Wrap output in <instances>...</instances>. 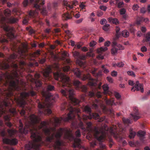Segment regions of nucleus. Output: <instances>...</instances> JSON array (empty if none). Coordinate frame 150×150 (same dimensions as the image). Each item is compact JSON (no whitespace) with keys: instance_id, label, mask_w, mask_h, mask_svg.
<instances>
[{"instance_id":"nucleus-1","label":"nucleus","mask_w":150,"mask_h":150,"mask_svg":"<svg viewBox=\"0 0 150 150\" xmlns=\"http://www.w3.org/2000/svg\"><path fill=\"white\" fill-rule=\"evenodd\" d=\"M70 112L68 114L67 117L63 118H59L57 117L54 118V122L52 121L50 122H42L39 126L35 124L39 121L38 118L34 114L31 115L29 117H25L26 122L24 128H23V124L21 120H19L20 123L19 127V132L21 133L26 134L30 130L31 135V137L33 141L29 142L28 144H25V150H30L33 148L35 149H38L39 147L43 142L42 141V135L39 132V130L42 129L47 136L46 138L47 141L51 142L54 139H56L54 147L57 150H61V146L62 145V142L60 140V138L62 134H64V138L70 141H74L73 146L74 148L78 147L80 148L81 140L79 138H75L72 134V131L70 129L67 128H60L58 129L56 134V129L55 127L48 128V126L52 123V125L57 127L59 125L62 120L64 121H67L74 117V112L78 113L80 112L79 109L73 108L71 106L70 107Z\"/></svg>"},{"instance_id":"nucleus-2","label":"nucleus","mask_w":150,"mask_h":150,"mask_svg":"<svg viewBox=\"0 0 150 150\" xmlns=\"http://www.w3.org/2000/svg\"><path fill=\"white\" fill-rule=\"evenodd\" d=\"M87 129L94 134L95 137L97 140L100 142H102L108 133L109 132L111 135L113 136L115 138H119V142H120L122 138L119 134L120 132H122L123 133L125 129L122 128V125L120 123L118 124L119 130L117 129V127L115 125H113L109 128L107 125H105L103 127H101L98 130L96 127L93 128H91L92 123L90 122L87 123Z\"/></svg>"},{"instance_id":"nucleus-3","label":"nucleus","mask_w":150,"mask_h":150,"mask_svg":"<svg viewBox=\"0 0 150 150\" xmlns=\"http://www.w3.org/2000/svg\"><path fill=\"white\" fill-rule=\"evenodd\" d=\"M15 70L14 74L12 75L9 74H3L0 75V82L4 80V79L6 80V82L7 83L10 81V87L11 89L8 93H7L8 97L13 95L12 91L13 89L19 91L20 88L18 85L19 80L18 78V65L16 64H13L12 65Z\"/></svg>"},{"instance_id":"nucleus-4","label":"nucleus","mask_w":150,"mask_h":150,"mask_svg":"<svg viewBox=\"0 0 150 150\" xmlns=\"http://www.w3.org/2000/svg\"><path fill=\"white\" fill-rule=\"evenodd\" d=\"M58 94L51 96V94H49L45 98V103H38L39 112L40 114H50L51 113V110L48 108L52 105V103L58 98Z\"/></svg>"},{"instance_id":"nucleus-5","label":"nucleus","mask_w":150,"mask_h":150,"mask_svg":"<svg viewBox=\"0 0 150 150\" xmlns=\"http://www.w3.org/2000/svg\"><path fill=\"white\" fill-rule=\"evenodd\" d=\"M36 93L33 91H30L28 92H22L20 94V97L18 98H16L15 100L17 105L20 107H23L26 103V100L29 96H35Z\"/></svg>"},{"instance_id":"nucleus-6","label":"nucleus","mask_w":150,"mask_h":150,"mask_svg":"<svg viewBox=\"0 0 150 150\" xmlns=\"http://www.w3.org/2000/svg\"><path fill=\"white\" fill-rule=\"evenodd\" d=\"M73 71L77 77L81 78V79L83 81H85L86 79H88L91 81L88 83V84L92 86H96V81L94 79H92L89 73L86 75L83 74L82 77H81V72L79 69L78 68H76L73 69Z\"/></svg>"},{"instance_id":"nucleus-7","label":"nucleus","mask_w":150,"mask_h":150,"mask_svg":"<svg viewBox=\"0 0 150 150\" xmlns=\"http://www.w3.org/2000/svg\"><path fill=\"white\" fill-rule=\"evenodd\" d=\"M54 75L56 80H58L60 79L62 83V86L69 87L71 85V82L69 78L67 76L60 72L54 73Z\"/></svg>"},{"instance_id":"nucleus-8","label":"nucleus","mask_w":150,"mask_h":150,"mask_svg":"<svg viewBox=\"0 0 150 150\" xmlns=\"http://www.w3.org/2000/svg\"><path fill=\"white\" fill-rule=\"evenodd\" d=\"M61 93L65 96H68L72 104L74 105L78 104L79 102V100L73 97L74 94V91L73 89H71L69 88H64V89H61L60 91Z\"/></svg>"},{"instance_id":"nucleus-9","label":"nucleus","mask_w":150,"mask_h":150,"mask_svg":"<svg viewBox=\"0 0 150 150\" xmlns=\"http://www.w3.org/2000/svg\"><path fill=\"white\" fill-rule=\"evenodd\" d=\"M8 106L9 107L8 108L9 109V112L13 115L16 114V112L15 109L11 106L10 103H9L8 101L3 100L2 102L0 101V117L6 112V107Z\"/></svg>"},{"instance_id":"nucleus-10","label":"nucleus","mask_w":150,"mask_h":150,"mask_svg":"<svg viewBox=\"0 0 150 150\" xmlns=\"http://www.w3.org/2000/svg\"><path fill=\"white\" fill-rule=\"evenodd\" d=\"M85 111L89 113V116H88L86 115H83V118L84 120H86L87 119H91L92 118H94L96 119H98L99 117V115L97 113H91V109L87 105L84 107Z\"/></svg>"},{"instance_id":"nucleus-11","label":"nucleus","mask_w":150,"mask_h":150,"mask_svg":"<svg viewBox=\"0 0 150 150\" xmlns=\"http://www.w3.org/2000/svg\"><path fill=\"white\" fill-rule=\"evenodd\" d=\"M4 30L7 32V36L11 39H12L14 38V35L13 34L14 32V28L9 26L6 25L4 27Z\"/></svg>"},{"instance_id":"nucleus-12","label":"nucleus","mask_w":150,"mask_h":150,"mask_svg":"<svg viewBox=\"0 0 150 150\" xmlns=\"http://www.w3.org/2000/svg\"><path fill=\"white\" fill-rule=\"evenodd\" d=\"M30 3H35L34 7L36 8L37 10H40V8L45 3L44 0H30Z\"/></svg>"},{"instance_id":"nucleus-13","label":"nucleus","mask_w":150,"mask_h":150,"mask_svg":"<svg viewBox=\"0 0 150 150\" xmlns=\"http://www.w3.org/2000/svg\"><path fill=\"white\" fill-rule=\"evenodd\" d=\"M18 21V19L17 18H15L14 17H11L9 18L6 19L5 17L2 16L1 18L2 23H4L5 22L12 24L15 23H17Z\"/></svg>"},{"instance_id":"nucleus-14","label":"nucleus","mask_w":150,"mask_h":150,"mask_svg":"<svg viewBox=\"0 0 150 150\" xmlns=\"http://www.w3.org/2000/svg\"><path fill=\"white\" fill-rule=\"evenodd\" d=\"M131 90L132 91H135L136 90L137 91L140 90L142 92L144 91L143 84L139 83L138 81L136 82L134 86L131 88Z\"/></svg>"},{"instance_id":"nucleus-15","label":"nucleus","mask_w":150,"mask_h":150,"mask_svg":"<svg viewBox=\"0 0 150 150\" xmlns=\"http://www.w3.org/2000/svg\"><path fill=\"white\" fill-rule=\"evenodd\" d=\"M3 143L10 145H16L18 143V140L16 139H9L4 138H3Z\"/></svg>"},{"instance_id":"nucleus-16","label":"nucleus","mask_w":150,"mask_h":150,"mask_svg":"<svg viewBox=\"0 0 150 150\" xmlns=\"http://www.w3.org/2000/svg\"><path fill=\"white\" fill-rule=\"evenodd\" d=\"M134 112L131 114V115L133 118L134 120L136 121L140 118L139 116V113L138 112V109L137 107H134L133 108Z\"/></svg>"},{"instance_id":"nucleus-17","label":"nucleus","mask_w":150,"mask_h":150,"mask_svg":"<svg viewBox=\"0 0 150 150\" xmlns=\"http://www.w3.org/2000/svg\"><path fill=\"white\" fill-rule=\"evenodd\" d=\"M110 41H107L104 43L105 47H101L98 48L97 50V52L98 53H101L106 51L108 50V48L106 47L109 46L110 45Z\"/></svg>"},{"instance_id":"nucleus-18","label":"nucleus","mask_w":150,"mask_h":150,"mask_svg":"<svg viewBox=\"0 0 150 150\" xmlns=\"http://www.w3.org/2000/svg\"><path fill=\"white\" fill-rule=\"evenodd\" d=\"M39 77H40V75L39 74H35V79H34V81H35L36 86L37 87H40L42 84L41 82L39 80L37 79Z\"/></svg>"},{"instance_id":"nucleus-19","label":"nucleus","mask_w":150,"mask_h":150,"mask_svg":"<svg viewBox=\"0 0 150 150\" xmlns=\"http://www.w3.org/2000/svg\"><path fill=\"white\" fill-rule=\"evenodd\" d=\"M72 15H74V14L71 12V14L69 13H66L63 14L62 17L63 19L65 20H67L70 19L72 18Z\"/></svg>"},{"instance_id":"nucleus-20","label":"nucleus","mask_w":150,"mask_h":150,"mask_svg":"<svg viewBox=\"0 0 150 150\" xmlns=\"http://www.w3.org/2000/svg\"><path fill=\"white\" fill-rule=\"evenodd\" d=\"M18 53L21 58H24L25 56V53L24 50L22 48H19L18 50Z\"/></svg>"},{"instance_id":"nucleus-21","label":"nucleus","mask_w":150,"mask_h":150,"mask_svg":"<svg viewBox=\"0 0 150 150\" xmlns=\"http://www.w3.org/2000/svg\"><path fill=\"white\" fill-rule=\"evenodd\" d=\"M108 21L110 23H112L116 25H117L119 23V21L116 18H113L112 17H110L108 19Z\"/></svg>"},{"instance_id":"nucleus-22","label":"nucleus","mask_w":150,"mask_h":150,"mask_svg":"<svg viewBox=\"0 0 150 150\" xmlns=\"http://www.w3.org/2000/svg\"><path fill=\"white\" fill-rule=\"evenodd\" d=\"M10 67L9 64L6 62H3L0 63V69H6Z\"/></svg>"},{"instance_id":"nucleus-23","label":"nucleus","mask_w":150,"mask_h":150,"mask_svg":"<svg viewBox=\"0 0 150 150\" xmlns=\"http://www.w3.org/2000/svg\"><path fill=\"white\" fill-rule=\"evenodd\" d=\"M76 63L77 64H78L79 66L83 67V68L85 67L86 66L85 62L80 59H77Z\"/></svg>"},{"instance_id":"nucleus-24","label":"nucleus","mask_w":150,"mask_h":150,"mask_svg":"<svg viewBox=\"0 0 150 150\" xmlns=\"http://www.w3.org/2000/svg\"><path fill=\"white\" fill-rule=\"evenodd\" d=\"M51 72V70L50 68L46 69L43 73L44 76L46 78H49L50 77V73Z\"/></svg>"},{"instance_id":"nucleus-25","label":"nucleus","mask_w":150,"mask_h":150,"mask_svg":"<svg viewBox=\"0 0 150 150\" xmlns=\"http://www.w3.org/2000/svg\"><path fill=\"white\" fill-rule=\"evenodd\" d=\"M7 131L9 136L10 137L13 136L17 133V131L13 129H8Z\"/></svg>"},{"instance_id":"nucleus-26","label":"nucleus","mask_w":150,"mask_h":150,"mask_svg":"<svg viewBox=\"0 0 150 150\" xmlns=\"http://www.w3.org/2000/svg\"><path fill=\"white\" fill-rule=\"evenodd\" d=\"M69 3V2H68L67 1H64L63 2L64 5L65 6L67 9H71L73 8L72 5H71Z\"/></svg>"},{"instance_id":"nucleus-27","label":"nucleus","mask_w":150,"mask_h":150,"mask_svg":"<svg viewBox=\"0 0 150 150\" xmlns=\"http://www.w3.org/2000/svg\"><path fill=\"white\" fill-rule=\"evenodd\" d=\"M105 102L106 104L107 105H115V103H114V101L113 99H111L110 100L105 99Z\"/></svg>"},{"instance_id":"nucleus-28","label":"nucleus","mask_w":150,"mask_h":150,"mask_svg":"<svg viewBox=\"0 0 150 150\" xmlns=\"http://www.w3.org/2000/svg\"><path fill=\"white\" fill-rule=\"evenodd\" d=\"M145 135V132L144 131L140 130L139 131L137 134V135L140 138H144V137Z\"/></svg>"},{"instance_id":"nucleus-29","label":"nucleus","mask_w":150,"mask_h":150,"mask_svg":"<svg viewBox=\"0 0 150 150\" xmlns=\"http://www.w3.org/2000/svg\"><path fill=\"white\" fill-rule=\"evenodd\" d=\"M114 46L111 49V52L113 55H115L117 54L118 49L115 45H114Z\"/></svg>"},{"instance_id":"nucleus-30","label":"nucleus","mask_w":150,"mask_h":150,"mask_svg":"<svg viewBox=\"0 0 150 150\" xmlns=\"http://www.w3.org/2000/svg\"><path fill=\"white\" fill-rule=\"evenodd\" d=\"M17 57V56L16 54H11L10 56L8 59L7 60V62H13L12 61V59L16 58Z\"/></svg>"},{"instance_id":"nucleus-31","label":"nucleus","mask_w":150,"mask_h":150,"mask_svg":"<svg viewBox=\"0 0 150 150\" xmlns=\"http://www.w3.org/2000/svg\"><path fill=\"white\" fill-rule=\"evenodd\" d=\"M103 88L104 90V92L105 94H107L109 91V87L107 84H104L103 86Z\"/></svg>"},{"instance_id":"nucleus-32","label":"nucleus","mask_w":150,"mask_h":150,"mask_svg":"<svg viewBox=\"0 0 150 150\" xmlns=\"http://www.w3.org/2000/svg\"><path fill=\"white\" fill-rule=\"evenodd\" d=\"M114 45L118 49V50H123L124 49V47L122 46L121 45L119 44H117L116 42H114L113 43Z\"/></svg>"},{"instance_id":"nucleus-33","label":"nucleus","mask_w":150,"mask_h":150,"mask_svg":"<svg viewBox=\"0 0 150 150\" xmlns=\"http://www.w3.org/2000/svg\"><path fill=\"white\" fill-rule=\"evenodd\" d=\"M130 134L129 136V137L130 139L134 138L136 135V132L134 131H132V129L130 128L129 130Z\"/></svg>"},{"instance_id":"nucleus-34","label":"nucleus","mask_w":150,"mask_h":150,"mask_svg":"<svg viewBox=\"0 0 150 150\" xmlns=\"http://www.w3.org/2000/svg\"><path fill=\"white\" fill-rule=\"evenodd\" d=\"M121 35L123 37L126 38L129 36V33L127 30H125L122 31Z\"/></svg>"},{"instance_id":"nucleus-35","label":"nucleus","mask_w":150,"mask_h":150,"mask_svg":"<svg viewBox=\"0 0 150 150\" xmlns=\"http://www.w3.org/2000/svg\"><path fill=\"white\" fill-rule=\"evenodd\" d=\"M122 121L125 124H128L131 123V120L129 119L123 117L122 118Z\"/></svg>"},{"instance_id":"nucleus-36","label":"nucleus","mask_w":150,"mask_h":150,"mask_svg":"<svg viewBox=\"0 0 150 150\" xmlns=\"http://www.w3.org/2000/svg\"><path fill=\"white\" fill-rule=\"evenodd\" d=\"M73 83L74 86H76L77 88H79L81 84V83L80 81L77 80H74L73 82Z\"/></svg>"},{"instance_id":"nucleus-37","label":"nucleus","mask_w":150,"mask_h":150,"mask_svg":"<svg viewBox=\"0 0 150 150\" xmlns=\"http://www.w3.org/2000/svg\"><path fill=\"white\" fill-rule=\"evenodd\" d=\"M102 70L104 73L105 74H107L109 72V70L106 69V67H105V65H102Z\"/></svg>"},{"instance_id":"nucleus-38","label":"nucleus","mask_w":150,"mask_h":150,"mask_svg":"<svg viewBox=\"0 0 150 150\" xmlns=\"http://www.w3.org/2000/svg\"><path fill=\"white\" fill-rule=\"evenodd\" d=\"M124 65V64L123 62H121L117 64H113V66H117L119 67H122Z\"/></svg>"},{"instance_id":"nucleus-39","label":"nucleus","mask_w":150,"mask_h":150,"mask_svg":"<svg viewBox=\"0 0 150 150\" xmlns=\"http://www.w3.org/2000/svg\"><path fill=\"white\" fill-rule=\"evenodd\" d=\"M54 89V87L53 86L48 85L47 87V91H52Z\"/></svg>"},{"instance_id":"nucleus-40","label":"nucleus","mask_w":150,"mask_h":150,"mask_svg":"<svg viewBox=\"0 0 150 150\" xmlns=\"http://www.w3.org/2000/svg\"><path fill=\"white\" fill-rule=\"evenodd\" d=\"M11 11L8 9H6L5 10L4 14L6 16H9L11 15Z\"/></svg>"},{"instance_id":"nucleus-41","label":"nucleus","mask_w":150,"mask_h":150,"mask_svg":"<svg viewBox=\"0 0 150 150\" xmlns=\"http://www.w3.org/2000/svg\"><path fill=\"white\" fill-rule=\"evenodd\" d=\"M80 53L77 52L75 51L73 53V56L77 59H78V58L79 57Z\"/></svg>"},{"instance_id":"nucleus-42","label":"nucleus","mask_w":150,"mask_h":150,"mask_svg":"<svg viewBox=\"0 0 150 150\" xmlns=\"http://www.w3.org/2000/svg\"><path fill=\"white\" fill-rule=\"evenodd\" d=\"M110 25L109 24H106L103 26V29L105 31H107L108 30Z\"/></svg>"},{"instance_id":"nucleus-43","label":"nucleus","mask_w":150,"mask_h":150,"mask_svg":"<svg viewBox=\"0 0 150 150\" xmlns=\"http://www.w3.org/2000/svg\"><path fill=\"white\" fill-rule=\"evenodd\" d=\"M75 134L77 137H79L81 135L80 131L79 129H78L75 132Z\"/></svg>"},{"instance_id":"nucleus-44","label":"nucleus","mask_w":150,"mask_h":150,"mask_svg":"<svg viewBox=\"0 0 150 150\" xmlns=\"http://www.w3.org/2000/svg\"><path fill=\"white\" fill-rule=\"evenodd\" d=\"M120 30V28L118 27H117L116 29V35L117 37H119L120 35V33L119 32Z\"/></svg>"},{"instance_id":"nucleus-45","label":"nucleus","mask_w":150,"mask_h":150,"mask_svg":"<svg viewBox=\"0 0 150 150\" xmlns=\"http://www.w3.org/2000/svg\"><path fill=\"white\" fill-rule=\"evenodd\" d=\"M36 13H37V12L36 11H31L29 13V15L30 16H35Z\"/></svg>"},{"instance_id":"nucleus-46","label":"nucleus","mask_w":150,"mask_h":150,"mask_svg":"<svg viewBox=\"0 0 150 150\" xmlns=\"http://www.w3.org/2000/svg\"><path fill=\"white\" fill-rule=\"evenodd\" d=\"M127 74L131 76L134 77L135 76V75L134 73L132 71H127Z\"/></svg>"},{"instance_id":"nucleus-47","label":"nucleus","mask_w":150,"mask_h":150,"mask_svg":"<svg viewBox=\"0 0 150 150\" xmlns=\"http://www.w3.org/2000/svg\"><path fill=\"white\" fill-rule=\"evenodd\" d=\"M83 123L80 121L79 123V127L80 128L82 129L84 131H85L86 130V129L83 127Z\"/></svg>"},{"instance_id":"nucleus-48","label":"nucleus","mask_w":150,"mask_h":150,"mask_svg":"<svg viewBox=\"0 0 150 150\" xmlns=\"http://www.w3.org/2000/svg\"><path fill=\"white\" fill-rule=\"evenodd\" d=\"M126 12V10L124 8H121L120 9V14L121 15H123L125 14Z\"/></svg>"},{"instance_id":"nucleus-49","label":"nucleus","mask_w":150,"mask_h":150,"mask_svg":"<svg viewBox=\"0 0 150 150\" xmlns=\"http://www.w3.org/2000/svg\"><path fill=\"white\" fill-rule=\"evenodd\" d=\"M96 102L97 103V104H96L95 103H94L92 106L93 108H94L95 109H96L98 107V105H99V101L97 100H96Z\"/></svg>"},{"instance_id":"nucleus-50","label":"nucleus","mask_w":150,"mask_h":150,"mask_svg":"<svg viewBox=\"0 0 150 150\" xmlns=\"http://www.w3.org/2000/svg\"><path fill=\"white\" fill-rule=\"evenodd\" d=\"M8 41L4 38H2L0 37V42L1 43H7Z\"/></svg>"},{"instance_id":"nucleus-51","label":"nucleus","mask_w":150,"mask_h":150,"mask_svg":"<svg viewBox=\"0 0 150 150\" xmlns=\"http://www.w3.org/2000/svg\"><path fill=\"white\" fill-rule=\"evenodd\" d=\"M47 11L46 10L45 8H43L42 10L41 11V13L43 15H46L47 14Z\"/></svg>"},{"instance_id":"nucleus-52","label":"nucleus","mask_w":150,"mask_h":150,"mask_svg":"<svg viewBox=\"0 0 150 150\" xmlns=\"http://www.w3.org/2000/svg\"><path fill=\"white\" fill-rule=\"evenodd\" d=\"M97 42L94 41H92L90 43V46L91 47H93L96 45Z\"/></svg>"},{"instance_id":"nucleus-53","label":"nucleus","mask_w":150,"mask_h":150,"mask_svg":"<svg viewBox=\"0 0 150 150\" xmlns=\"http://www.w3.org/2000/svg\"><path fill=\"white\" fill-rule=\"evenodd\" d=\"M98 70V69L96 68H94L93 70H92L91 71V73L92 74L93 76H95L96 75V71Z\"/></svg>"},{"instance_id":"nucleus-54","label":"nucleus","mask_w":150,"mask_h":150,"mask_svg":"<svg viewBox=\"0 0 150 150\" xmlns=\"http://www.w3.org/2000/svg\"><path fill=\"white\" fill-rule=\"evenodd\" d=\"M139 6L137 4H134L132 7V9L134 11H137L139 8Z\"/></svg>"},{"instance_id":"nucleus-55","label":"nucleus","mask_w":150,"mask_h":150,"mask_svg":"<svg viewBox=\"0 0 150 150\" xmlns=\"http://www.w3.org/2000/svg\"><path fill=\"white\" fill-rule=\"evenodd\" d=\"M86 56L85 55H79V57L78 58V59L80 60H84L86 58Z\"/></svg>"},{"instance_id":"nucleus-56","label":"nucleus","mask_w":150,"mask_h":150,"mask_svg":"<svg viewBox=\"0 0 150 150\" xmlns=\"http://www.w3.org/2000/svg\"><path fill=\"white\" fill-rule=\"evenodd\" d=\"M70 68L69 66H67L64 67L63 68V71H67L69 70Z\"/></svg>"},{"instance_id":"nucleus-57","label":"nucleus","mask_w":150,"mask_h":150,"mask_svg":"<svg viewBox=\"0 0 150 150\" xmlns=\"http://www.w3.org/2000/svg\"><path fill=\"white\" fill-rule=\"evenodd\" d=\"M100 147L101 149L103 150L106 149V146L105 144L100 143Z\"/></svg>"},{"instance_id":"nucleus-58","label":"nucleus","mask_w":150,"mask_h":150,"mask_svg":"<svg viewBox=\"0 0 150 150\" xmlns=\"http://www.w3.org/2000/svg\"><path fill=\"white\" fill-rule=\"evenodd\" d=\"M97 16L99 17L102 16L103 14V13L101 11H98L97 12Z\"/></svg>"},{"instance_id":"nucleus-59","label":"nucleus","mask_w":150,"mask_h":150,"mask_svg":"<svg viewBox=\"0 0 150 150\" xmlns=\"http://www.w3.org/2000/svg\"><path fill=\"white\" fill-rule=\"evenodd\" d=\"M117 74L116 71H113L111 72V75L113 77H115L117 76Z\"/></svg>"},{"instance_id":"nucleus-60","label":"nucleus","mask_w":150,"mask_h":150,"mask_svg":"<svg viewBox=\"0 0 150 150\" xmlns=\"http://www.w3.org/2000/svg\"><path fill=\"white\" fill-rule=\"evenodd\" d=\"M94 56L95 54L93 53L88 52L87 53L86 56H88L89 57H93Z\"/></svg>"},{"instance_id":"nucleus-61","label":"nucleus","mask_w":150,"mask_h":150,"mask_svg":"<svg viewBox=\"0 0 150 150\" xmlns=\"http://www.w3.org/2000/svg\"><path fill=\"white\" fill-rule=\"evenodd\" d=\"M46 61V59L45 58H42L38 60V62L40 64H43Z\"/></svg>"},{"instance_id":"nucleus-62","label":"nucleus","mask_w":150,"mask_h":150,"mask_svg":"<svg viewBox=\"0 0 150 150\" xmlns=\"http://www.w3.org/2000/svg\"><path fill=\"white\" fill-rule=\"evenodd\" d=\"M146 38L147 41H150V33H148L146 34Z\"/></svg>"},{"instance_id":"nucleus-63","label":"nucleus","mask_w":150,"mask_h":150,"mask_svg":"<svg viewBox=\"0 0 150 150\" xmlns=\"http://www.w3.org/2000/svg\"><path fill=\"white\" fill-rule=\"evenodd\" d=\"M103 11H105L107 8V7L101 5L99 7Z\"/></svg>"},{"instance_id":"nucleus-64","label":"nucleus","mask_w":150,"mask_h":150,"mask_svg":"<svg viewBox=\"0 0 150 150\" xmlns=\"http://www.w3.org/2000/svg\"><path fill=\"white\" fill-rule=\"evenodd\" d=\"M4 148L6 150H14L12 148L9 147L7 146H4Z\"/></svg>"}]
</instances>
